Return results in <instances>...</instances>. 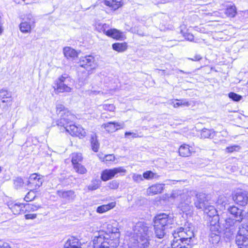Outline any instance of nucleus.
Returning <instances> with one entry per match:
<instances>
[{"instance_id": "obj_1", "label": "nucleus", "mask_w": 248, "mask_h": 248, "mask_svg": "<svg viewBox=\"0 0 248 248\" xmlns=\"http://www.w3.org/2000/svg\"><path fill=\"white\" fill-rule=\"evenodd\" d=\"M195 195L194 204L198 209H202L209 217L217 214V212L213 206L209 205L208 196L205 193L200 192L196 193L193 190H186L185 192L178 194L173 193L171 197L177 201H180L179 207L183 212H187L190 209L191 197Z\"/></svg>"}, {"instance_id": "obj_2", "label": "nucleus", "mask_w": 248, "mask_h": 248, "mask_svg": "<svg viewBox=\"0 0 248 248\" xmlns=\"http://www.w3.org/2000/svg\"><path fill=\"white\" fill-rule=\"evenodd\" d=\"M154 223L156 236L158 238H162L166 233L165 230L172 227L174 219L172 216L160 214L154 217Z\"/></svg>"}, {"instance_id": "obj_3", "label": "nucleus", "mask_w": 248, "mask_h": 248, "mask_svg": "<svg viewBox=\"0 0 248 248\" xmlns=\"http://www.w3.org/2000/svg\"><path fill=\"white\" fill-rule=\"evenodd\" d=\"M133 237L136 238V243L140 247L147 248L149 245V235L151 232L146 224L143 222H138L134 229Z\"/></svg>"}, {"instance_id": "obj_4", "label": "nucleus", "mask_w": 248, "mask_h": 248, "mask_svg": "<svg viewBox=\"0 0 248 248\" xmlns=\"http://www.w3.org/2000/svg\"><path fill=\"white\" fill-rule=\"evenodd\" d=\"M228 211L235 218H227L224 225L226 229L233 232L236 227L240 226V223L245 218L246 215L244 213V210L234 205L228 207Z\"/></svg>"}, {"instance_id": "obj_5", "label": "nucleus", "mask_w": 248, "mask_h": 248, "mask_svg": "<svg viewBox=\"0 0 248 248\" xmlns=\"http://www.w3.org/2000/svg\"><path fill=\"white\" fill-rule=\"evenodd\" d=\"M236 243L239 248H248V225L241 224L239 226Z\"/></svg>"}, {"instance_id": "obj_6", "label": "nucleus", "mask_w": 248, "mask_h": 248, "mask_svg": "<svg viewBox=\"0 0 248 248\" xmlns=\"http://www.w3.org/2000/svg\"><path fill=\"white\" fill-rule=\"evenodd\" d=\"M172 235L176 237L177 239L184 240L192 245L194 242V233L192 230L188 228H178L174 231Z\"/></svg>"}, {"instance_id": "obj_7", "label": "nucleus", "mask_w": 248, "mask_h": 248, "mask_svg": "<svg viewBox=\"0 0 248 248\" xmlns=\"http://www.w3.org/2000/svg\"><path fill=\"white\" fill-rule=\"evenodd\" d=\"M126 170L122 167L114 168L112 169H106L101 173V179L103 181H107L112 179L118 173H125Z\"/></svg>"}, {"instance_id": "obj_8", "label": "nucleus", "mask_w": 248, "mask_h": 248, "mask_svg": "<svg viewBox=\"0 0 248 248\" xmlns=\"http://www.w3.org/2000/svg\"><path fill=\"white\" fill-rule=\"evenodd\" d=\"M78 63L80 67L88 70L94 69L97 66L94 58L92 55H87L81 57Z\"/></svg>"}, {"instance_id": "obj_9", "label": "nucleus", "mask_w": 248, "mask_h": 248, "mask_svg": "<svg viewBox=\"0 0 248 248\" xmlns=\"http://www.w3.org/2000/svg\"><path fill=\"white\" fill-rule=\"evenodd\" d=\"M35 19L33 16L29 14L23 20L19 26L20 31L24 33H30L31 29L34 26Z\"/></svg>"}, {"instance_id": "obj_10", "label": "nucleus", "mask_w": 248, "mask_h": 248, "mask_svg": "<svg viewBox=\"0 0 248 248\" xmlns=\"http://www.w3.org/2000/svg\"><path fill=\"white\" fill-rule=\"evenodd\" d=\"M43 181V176L37 173H33L26 181V185L32 189H36L42 185Z\"/></svg>"}, {"instance_id": "obj_11", "label": "nucleus", "mask_w": 248, "mask_h": 248, "mask_svg": "<svg viewBox=\"0 0 248 248\" xmlns=\"http://www.w3.org/2000/svg\"><path fill=\"white\" fill-rule=\"evenodd\" d=\"M64 128L67 132L73 136L82 138L86 136V132L81 126H77L74 124H69L65 126Z\"/></svg>"}, {"instance_id": "obj_12", "label": "nucleus", "mask_w": 248, "mask_h": 248, "mask_svg": "<svg viewBox=\"0 0 248 248\" xmlns=\"http://www.w3.org/2000/svg\"><path fill=\"white\" fill-rule=\"evenodd\" d=\"M233 201L238 204L245 206L248 203V192L240 191L236 193L233 197Z\"/></svg>"}, {"instance_id": "obj_13", "label": "nucleus", "mask_w": 248, "mask_h": 248, "mask_svg": "<svg viewBox=\"0 0 248 248\" xmlns=\"http://www.w3.org/2000/svg\"><path fill=\"white\" fill-rule=\"evenodd\" d=\"M210 220V233H219L220 226L219 225V217L216 214L212 216Z\"/></svg>"}, {"instance_id": "obj_14", "label": "nucleus", "mask_w": 248, "mask_h": 248, "mask_svg": "<svg viewBox=\"0 0 248 248\" xmlns=\"http://www.w3.org/2000/svg\"><path fill=\"white\" fill-rule=\"evenodd\" d=\"M105 243H106V237L102 232L95 235L93 239V248H106Z\"/></svg>"}, {"instance_id": "obj_15", "label": "nucleus", "mask_w": 248, "mask_h": 248, "mask_svg": "<svg viewBox=\"0 0 248 248\" xmlns=\"http://www.w3.org/2000/svg\"><path fill=\"white\" fill-rule=\"evenodd\" d=\"M75 119V116L71 113L68 110L63 112V114H61L60 122L58 124L64 127L66 126L70 122H73Z\"/></svg>"}, {"instance_id": "obj_16", "label": "nucleus", "mask_w": 248, "mask_h": 248, "mask_svg": "<svg viewBox=\"0 0 248 248\" xmlns=\"http://www.w3.org/2000/svg\"><path fill=\"white\" fill-rule=\"evenodd\" d=\"M192 246L191 244L173 236V239L171 244V247H170L172 248H191Z\"/></svg>"}, {"instance_id": "obj_17", "label": "nucleus", "mask_w": 248, "mask_h": 248, "mask_svg": "<svg viewBox=\"0 0 248 248\" xmlns=\"http://www.w3.org/2000/svg\"><path fill=\"white\" fill-rule=\"evenodd\" d=\"M57 194L60 197L65 199L68 201H73L76 196L74 191L72 190L67 191L60 190L57 191Z\"/></svg>"}, {"instance_id": "obj_18", "label": "nucleus", "mask_w": 248, "mask_h": 248, "mask_svg": "<svg viewBox=\"0 0 248 248\" xmlns=\"http://www.w3.org/2000/svg\"><path fill=\"white\" fill-rule=\"evenodd\" d=\"M102 126L105 128L108 132H113L119 129L123 128L124 127V124L115 122H108L107 124H103Z\"/></svg>"}, {"instance_id": "obj_19", "label": "nucleus", "mask_w": 248, "mask_h": 248, "mask_svg": "<svg viewBox=\"0 0 248 248\" xmlns=\"http://www.w3.org/2000/svg\"><path fill=\"white\" fill-rule=\"evenodd\" d=\"M81 243L79 240L75 237L69 238L64 244V248H81Z\"/></svg>"}, {"instance_id": "obj_20", "label": "nucleus", "mask_w": 248, "mask_h": 248, "mask_svg": "<svg viewBox=\"0 0 248 248\" xmlns=\"http://www.w3.org/2000/svg\"><path fill=\"white\" fill-rule=\"evenodd\" d=\"M0 100H1L2 103H6L11 105L12 102L11 93L6 90H1L0 91Z\"/></svg>"}, {"instance_id": "obj_21", "label": "nucleus", "mask_w": 248, "mask_h": 248, "mask_svg": "<svg viewBox=\"0 0 248 248\" xmlns=\"http://www.w3.org/2000/svg\"><path fill=\"white\" fill-rule=\"evenodd\" d=\"M56 87H54V90L56 93H70L72 91V88L69 87L66 83H55Z\"/></svg>"}, {"instance_id": "obj_22", "label": "nucleus", "mask_w": 248, "mask_h": 248, "mask_svg": "<svg viewBox=\"0 0 248 248\" xmlns=\"http://www.w3.org/2000/svg\"><path fill=\"white\" fill-rule=\"evenodd\" d=\"M163 189V185L158 184L152 186L147 190V193L148 195H155L161 193Z\"/></svg>"}, {"instance_id": "obj_23", "label": "nucleus", "mask_w": 248, "mask_h": 248, "mask_svg": "<svg viewBox=\"0 0 248 248\" xmlns=\"http://www.w3.org/2000/svg\"><path fill=\"white\" fill-rule=\"evenodd\" d=\"M122 0H104L105 4L115 10L118 9L122 5Z\"/></svg>"}, {"instance_id": "obj_24", "label": "nucleus", "mask_w": 248, "mask_h": 248, "mask_svg": "<svg viewBox=\"0 0 248 248\" xmlns=\"http://www.w3.org/2000/svg\"><path fill=\"white\" fill-rule=\"evenodd\" d=\"M105 34L116 40H120L122 38V33L116 29H110L105 31Z\"/></svg>"}, {"instance_id": "obj_25", "label": "nucleus", "mask_w": 248, "mask_h": 248, "mask_svg": "<svg viewBox=\"0 0 248 248\" xmlns=\"http://www.w3.org/2000/svg\"><path fill=\"white\" fill-rule=\"evenodd\" d=\"M189 146L186 144L182 145L179 149V155L182 157L189 156L191 155Z\"/></svg>"}, {"instance_id": "obj_26", "label": "nucleus", "mask_w": 248, "mask_h": 248, "mask_svg": "<svg viewBox=\"0 0 248 248\" xmlns=\"http://www.w3.org/2000/svg\"><path fill=\"white\" fill-rule=\"evenodd\" d=\"M63 52L65 57L74 58L78 56V52L73 48L66 46L63 49Z\"/></svg>"}, {"instance_id": "obj_27", "label": "nucleus", "mask_w": 248, "mask_h": 248, "mask_svg": "<svg viewBox=\"0 0 248 248\" xmlns=\"http://www.w3.org/2000/svg\"><path fill=\"white\" fill-rule=\"evenodd\" d=\"M115 202H112L108 204L102 205L97 207L96 211L98 213H103L111 209H112L115 206Z\"/></svg>"}, {"instance_id": "obj_28", "label": "nucleus", "mask_w": 248, "mask_h": 248, "mask_svg": "<svg viewBox=\"0 0 248 248\" xmlns=\"http://www.w3.org/2000/svg\"><path fill=\"white\" fill-rule=\"evenodd\" d=\"M9 208L15 215H19L24 211V204L23 203H15L11 204Z\"/></svg>"}, {"instance_id": "obj_29", "label": "nucleus", "mask_w": 248, "mask_h": 248, "mask_svg": "<svg viewBox=\"0 0 248 248\" xmlns=\"http://www.w3.org/2000/svg\"><path fill=\"white\" fill-rule=\"evenodd\" d=\"M112 48L119 52H124L127 49V44L126 43H116L112 46Z\"/></svg>"}, {"instance_id": "obj_30", "label": "nucleus", "mask_w": 248, "mask_h": 248, "mask_svg": "<svg viewBox=\"0 0 248 248\" xmlns=\"http://www.w3.org/2000/svg\"><path fill=\"white\" fill-rule=\"evenodd\" d=\"M105 244L106 248H116L119 244V241L117 238L112 240L106 237V243Z\"/></svg>"}, {"instance_id": "obj_31", "label": "nucleus", "mask_w": 248, "mask_h": 248, "mask_svg": "<svg viewBox=\"0 0 248 248\" xmlns=\"http://www.w3.org/2000/svg\"><path fill=\"white\" fill-rule=\"evenodd\" d=\"M91 143L92 150L94 152H97L99 149V143L98 142V140H97V136L95 134H94L92 136L91 139Z\"/></svg>"}, {"instance_id": "obj_32", "label": "nucleus", "mask_w": 248, "mask_h": 248, "mask_svg": "<svg viewBox=\"0 0 248 248\" xmlns=\"http://www.w3.org/2000/svg\"><path fill=\"white\" fill-rule=\"evenodd\" d=\"M220 239L219 233H210L209 241L214 246L218 243Z\"/></svg>"}, {"instance_id": "obj_33", "label": "nucleus", "mask_w": 248, "mask_h": 248, "mask_svg": "<svg viewBox=\"0 0 248 248\" xmlns=\"http://www.w3.org/2000/svg\"><path fill=\"white\" fill-rule=\"evenodd\" d=\"M72 163L73 166L78 164L79 162L82 160V156L80 153H74L71 155Z\"/></svg>"}, {"instance_id": "obj_34", "label": "nucleus", "mask_w": 248, "mask_h": 248, "mask_svg": "<svg viewBox=\"0 0 248 248\" xmlns=\"http://www.w3.org/2000/svg\"><path fill=\"white\" fill-rule=\"evenodd\" d=\"M215 135V132L212 130L204 128L201 132V136L204 138H213Z\"/></svg>"}, {"instance_id": "obj_35", "label": "nucleus", "mask_w": 248, "mask_h": 248, "mask_svg": "<svg viewBox=\"0 0 248 248\" xmlns=\"http://www.w3.org/2000/svg\"><path fill=\"white\" fill-rule=\"evenodd\" d=\"M236 13V7L232 5L227 8L225 11L226 15L229 17H234Z\"/></svg>"}, {"instance_id": "obj_36", "label": "nucleus", "mask_w": 248, "mask_h": 248, "mask_svg": "<svg viewBox=\"0 0 248 248\" xmlns=\"http://www.w3.org/2000/svg\"><path fill=\"white\" fill-rule=\"evenodd\" d=\"M176 100L178 102L175 103H174L173 102H172V103L174 108H177L180 106L188 107L190 105V103L186 99Z\"/></svg>"}, {"instance_id": "obj_37", "label": "nucleus", "mask_w": 248, "mask_h": 248, "mask_svg": "<svg viewBox=\"0 0 248 248\" xmlns=\"http://www.w3.org/2000/svg\"><path fill=\"white\" fill-rule=\"evenodd\" d=\"M100 159L106 164L110 163L115 160V156L113 155H107L104 156H100Z\"/></svg>"}, {"instance_id": "obj_38", "label": "nucleus", "mask_w": 248, "mask_h": 248, "mask_svg": "<svg viewBox=\"0 0 248 248\" xmlns=\"http://www.w3.org/2000/svg\"><path fill=\"white\" fill-rule=\"evenodd\" d=\"M41 206L38 205L32 204H24V209L27 212L35 211L40 208Z\"/></svg>"}, {"instance_id": "obj_39", "label": "nucleus", "mask_w": 248, "mask_h": 248, "mask_svg": "<svg viewBox=\"0 0 248 248\" xmlns=\"http://www.w3.org/2000/svg\"><path fill=\"white\" fill-rule=\"evenodd\" d=\"M73 166L75 171L78 173L83 174L86 173L87 171V169L84 166L81 165L80 163L77 164Z\"/></svg>"}, {"instance_id": "obj_40", "label": "nucleus", "mask_w": 248, "mask_h": 248, "mask_svg": "<svg viewBox=\"0 0 248 248\" xmlns=\"http://www.w3.org/2000/svg\"><path fill=\"white\" fill-rule=\"evenodd\" d=\"M100 181L99 180H93L91 183L88 186V189L89 190H94L100 187Z\"/></svg>"}, {"instance_id": "obj_41", "label": "nucleus", "mask_w": 248, "mask_h": 248, "mask_svg": "<svg viewBox=\"0 0 248 248\" xmlns=\"http://www.w3.org/2000/svg\"><path fill=\"white\" fill-rule=\"evenodd\" d=\"M26 181L25 182L23 181V180L22 179V178H21L20 177L16 178L14 180V185L16 189L22 187L24 184H26Z\"/></svg>"}, {"instance_id": "obj_42", "label": "nucleus", "mask_w": 248, "mask_h": 248, "mask_svg": "<svg viewBox=\"0 0 248 248\" xmlns=\"http://www.w3.org/2000/svg\"><path fill=\"white\" fill-rule=\"evenodd\" d=\"M156 174L152 171L148 170L144 172L143 174V179L147 180L152 179L155 178Z\"/></svg>"}, {"instance_id": "obj_43", "label": "nucleus", "mask_w": 248, "mask_h": 248, "mask_svg": "<svg viewBox=\"0 0 248 248\" xmlns=\"http://www.w3.org/2000/svg\"><path fill=\"white\" fill-rule=\"evenodd\" d=\"M68 110L65 108L64 106L62 104H58L56 106V111L58 115H60L61 116V114H63L64 112H66Z\"/></svg>"}, {"instance_id": "obj_44", "label": "nucleus", "mask_w": 248, "mask_h": 248, "mask_svg": "<svg viewBox=\"0 0 248 248\" xmlns=\"http://www.w3.org/2000/svg\"><path fill=\"white\" fill-rule=\"evenodd\" d=\"M69 77L66 74L62 75L55 81V83H66L67 80H69Z\"/></svg>"}, {"instance_id": "obj_45", "label": "nucleus", "mask_w": 248, "mask_h": 248, "mask_svg": "<svg viewBox=\"0 0 248 248\" xmlns=\"http://www.w3.org/2000/svg\"><path fill=\"white\" fill-rule=\"evenodd\" d=\"M228 96L231 99L234 101H239L242 98L241 95L233 92L230 93Z\"/></svg>"}, {"instance_id": "obj_46", "label": "nucleus", "mask_w": 248, "mask_h": 248, "mask_svg": "<svg viewBox=\"0 0 248 248\" xmlns=\"http://www.w3.org/2000/svg\"><path fill=\"white\" fill-rule=\"evenodd\" d=\"M35 197V194L32 190L29 192L24 198V200L26 202H30L32 201Z\"/></svg>"}, {"instance_id": "obj_47", "label": "nucleus", "mask_w": 248, "mask_h": 248, "mask_svg": "<svg viewBox=\"0 0 248 248\" xmlns=\"http://www.w3.org/2000/svg\"><path fill=\"white\" fill-rule=\"evenodd\" d=\"M118 186L119 183L116 180L112 181L108 184V187L110 189H115L117 188Z\"/></svg>"}, {"instance_id": "obj_48", "label": "nucleus", "mask_w": 248, "mask_h": 248, "mask_svg": "<svg viewBox=\"0 0 248 248\" xmlns=\"http://www.w3.org/2000/svg\"><path fill=\"white\" fill-rule=\"evenodd\" d=\"M133 180L136 182H140L143 180V177L141 174L134 173L132 176Z\"/></svg>"}, {"instance_id": "obj_49", "label": "nucleus", "mask_w": 248, "mask_h": 248, "mask_svg": "<svg viewBox=\"0 0 248 248\" xmlns=\"http://www.w3.org/2000/svg\"><path fill=\"white\" fill-rule=\"evenodd\" d=\"M102 107L104 109L110 111H113L115 108V107L113 104H105L102 105Z\"/></svg>"}, {"instance_id": "obj_50", "label": "nucleus", "mask_w": 248, "mask_h": 248, "mask_svg": "<svg viewBox=\"0 0 248 248\" xmlns=\"http://www.w3.org/2000/svg\"><path fill=\"white\" fill-rule=\"evenodd\" d=\"M239 149V147L237 145H233L229 147H227L226 150L229 153H232L233 151H238Z\"/></svg>"}, {"instance_id": "obj_51", "label": "nucleus", "mask_w": 248, "mask_h": 248, "mask_svg": "<svg viewBox=\"0 0 248 248\" xmlns=\"http://www.w3.org/2000/svg\"><path fill=\"white\" fill-rule=\"evenodd\" d=\"M16 3H20L21 2H26V4L36 2L38 0H13Z\"/></svg>"}, {"instance_id": "obj_52", "label": "nucleus", "mask_w": 248, "mask_h": 248, "mask_svg": "<svg viewBox=\"0 0 248 248\" xmlns=\"http://www.w3.org/2000/svg\"><path fill=\"white\" fill-rule=\"evenodd\" d=\"M186 39L188 41H193L194 40V36L190 33H186L184 35Z\"/></svg>"}, {"instance_id": "obj_53", "label": "nucleus", "mask_w": 248, "mask_h": 248, "mask_svg": "<svg viewBox=\"0 0 248 248\" xmlns=\"http://www.w3.org/2000/svg\"><path fill=\"white\" fill-rule=\"evenodd\" d=\"M131 135L133 138H137L138 135L136 133H134L131 132H126L124 134V136L125 138H127L128 136Z\"/></svg>"}, {"instance_id": "obj_54", "label": "nucleus", "mask_w": 248, "mask_h": 248, "mask_svg": "<svg viewBox=\"0 0 248 248\" xmlns=\"http://www.w3.org/2000/svg\"><path fill=\"white\" fill-rule=\"evenodd\" d=\"M36 214H27L25 215V217L27 219H34L36 217Z\"/></svg>"}, {"instance_id": "obj_55", "label": "nucleus", "mask_w": 248, "mask_h": 248, "mask_svg": "<svg viewBox=\"0 0 248 248\" xmlns=\"http://www.w3.org/2000/svg\"><path fill=\"white\" fill-rule=\"evenodd\" d=\"M202 57L198 54L195 55L193 58L190 59V60L194 61H198L202 59Z\"/></svg>"}, {"instance_id": "obj_56", "label": "nucleus", "mask_w": 248, "mask_h": 248, "mask_svg": "<svg viewBox=\"0 0 248 248\" xmlns=\"http://www.w3.org/2000/svg\"><path fill=\"white\" fill-rule=\"evenodd\" d=\"M0 248H11L8 243H3L2 245H0Z\"/></svg>"}, {"instance_id": "obj_57", "label": "nucleus", "mask_w": 248, "mask_h": 248, "mask_svg": "<svg viewBox=\"0 0 248 248\" xmlns=\"http://www.w3.org/2000/svg\"><path fill=\"white\" fill-rule=\"evenodd\" d=\"M155 70L157 71L159 74H161L162 75H164L166 74V72L165 70L156 69Z\"/></svg>"}, {"instance_id": "obj_58", "label": "nucleus", "mask_w": 248, "mask_h": 248, "mask_svg": "<svg viewBox=\"0 0 248 248\" xmlns=\"http://www.w3.org/2000/svg\"><path fill=\"white\" fill-rule=\"evenodd\" d=\"M162 248H170L169 246V245H164L162 246Z\"/></svg>"}, {"instance_id": "obj_59", "label": "nucleus", "mask_w": 248, "mask_h": 248, "mask_svg": "<svg viewBox=\"0 0 248 248\" xmlns=\"http://www.w3.org/2000/svg\"><path fill=\"white\" fill-rule=\"evenodd\" d=\"M244 213L245 215H246V216L245 217H248V209L247 210V211H244Z\"/></svg>"}, {"instance_id": "obj_60", "label": "nucleus", "mask_w": 248, "mask_h": 248, "mask_svg": "<svg viewBox=\"0 0 248 248\" xmlns=\"http://www.w3.org/2000/svg\"><path fill=\"white\" fill-rule=\"evenodd\" d=\"M179 71L182 73H185V72L183 70H180Z\"/></svg>"}, {"instance_id": "obj_61", "label": "nucleus", "mask_w": 248, "mask_h": 248, "mask_svg": "<svg viewBox=\"0 0 248 248\" xmlns=\"http://www.w3.org/2000/svg\"><path fill=\"white\" fill-rule=\"evenodd\" d=\"M162 248V246H160V247H159V248Z\"/></svg>"}]
</instances>
